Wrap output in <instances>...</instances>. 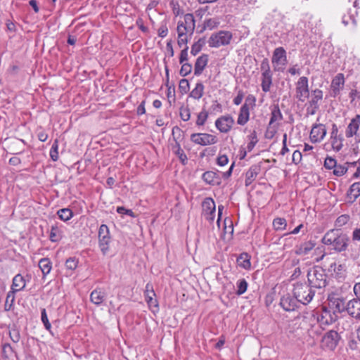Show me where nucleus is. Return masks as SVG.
<instances>
[{
	"label": "nucleus",
	"instance_id": "1",
	"mask_svg": "<svg viewBox=\"0 0 360 360\" xmlns=\"http://www.w3.org/2000/svg\"><path fill=\"white\" fill-rule=\"evenodd\" d=\"M349 241L347 234L338 229L328 230L321 239V243L327 246L330 251L336 253L345 252L349 247Z\"/></svg>",
	"mask_w": 360,
	"mask_h": 360
},
{
	"label": "nucleus",
	"instance_id": "2",
	"mask_svg": "<svg viewBox=\"0 0 360 360\" xmlns=\"http://www.w3.org/2000/svg\"><path fill=\"white\" fill-rule=\"evenodd\" d=\"M195 27V20L192 13H186L182 20L177 23L176 32L178 34L177 44L181 47L188 44L191 39Z\"/></svg>",
	"mask_w": 360,
	"mask_h": 360
},
{
	"label": "nucleus",
	"instance_id": "3",
	"mask_svg": "<svg viewBox=\"0 0 360 360\" xmlns=\"http://www.w3.org/2000/svg\"><path fill=\"white\" fill-rule=\"evenodd\" d=\"M292 293L300 303L307 305L313 300L315 290L306 282H297L293 284Z\"/></svg>",
	"mask_w": 360,
	"mask_h": 360
},
{
	"label": "nucleus",
	"instance_id": "4",
	"mask_svg": "<svg viewBox=\"0 0 360 360\" xmlns=\"http://www.w3.org/2000/svg\"><path fill=\"white\" fill-rule=\"evenodd\" d=\"M327 275L323 269L315 267L307 274L309 284L314 289H321L327 284Z\"/></svg>",
	"mask_w": 360,
	"mask_h": 360
},
{
	"label": "nucleus",
	"instance_id": "5",
	"mask_svg": "<svg viewBox=\"0 0 360 360\" xmlns=\"http://www.w3.org/2000/svg\"><path fill=\"white\" fill-rule=\"evenodd\" d=\"M233 38V34L229 31L221 30L213 33L208 39V44L212 48H219L221 46L229 45Z\"/></svg>",
	"mask_w": 360,
	"mask_h": 360
},
{
	"label": "nucleus",
	"instance_id": "6",
	"mask_svg": "<svg viewBox=\"0 0 360 360\" xmlns=\"http://www.w3.org/2000/svg\"><path fill=\"white\" fill-rule=\"evenodd\" d=\"M341 340L340 335L335 330L327 331L322 337L321 346L325 350L333 351Z\"/></svg>",
	"mask_w": 360,
	"mask_h": 360
},
{
	"label": "nucleus",
	"instance_id": "7",
	"mask_svg": "<svg viewBox=\"0 0 360 360\" xmlns=\"http://www.w3.org/2000/svg\"><path fill=\"white\" fill-rule=\"evenodd\" d=\"M271 62L274 66V70L276 72H283L286 65L287 53L283 47H277L274 49L271 58Z\"/></svg>",
	"mask_w": 360,
	"mask_h": 360
},
{
	"label": "nucleus",
	"instance_id": "8",
	"mask_svg": "<svg viewBox=\"0 0 360 360\" xmlns=\"http://www.w3.org/2000/svg\"><path fill=\"white\" fill-rule=\"evenodd\" d=\"M111 240L110 231L107 225L102 224L98 229V245L103 255L109 251V245Z\"/></svg>",
	"mask_w": 360,
	"mask_h": 360
},
{
	"label": "nucleus",
	"instance_id": "9",
	"mask_svg": "<svg viewBox=\"0 0 360 360\" xmlns=\"http://www.w3.org/2000/svg\"><path fill=\"white\" fill-rule=\"evenodd\" d=\"M260 70L262 74L261 80L262 90H269L272 84V73L267 58H264L261 62Z\"/></svg>",
	"mask_w": 360,
	"mask_h": 360
},
{
	"label": "nucleus",
	"instance_id": "10",
	"mask_svg": "<svg viewBox=\"0 0 360 360\" xmlns=\"http://www.w3.org/2000/svg\"><path fill=\"white\" fill-rule=\"evenodd\" d=\"M338 318V316L326 306L321 307V311L317 314L316 322L320 323L321 326H328L335 323Z\"/></svg>",
	"mask_w": 360,
	"mask_h": 360
},
{
	"label": "nucleus",
	"instance_id": "11",
	"mask_svg": "<svg viewBox=\"0 0 360 360\" xmlns=\"http://www.w3.org/2000/svg\"><path fill=\"white\" fill-rule=\"evenodd\" d=\"M327 300V308L333 311L338 316L339 314L346 310L345 300L342 297H338L335 294H331L328 295Z\"/></svg>",
	"mask_w": 360,
	"mask_h": 360
},
{
	"label": "nucleus",
	"instance_id": "12",
	"mask_svg": "<svg viewBox=\"0 0 360 360\" xmlns=\"http://www.w3.org/2000/svg\"><path fill=\"white\" fill-rule=\"evenodd\" d=\"M202 215L208 221L212 222L215 217L216 206L214 201L211 198H206L202 203Z\"/></svg>",
	"mask_w": 360,
	"mask_h": 360
},
{
	"label": "nucleus",
	"instance_id": "13",
	"mask_svg": "<svg viewBox=\"0 0 360 360\" xmlns=\"http://www.w3.org/2000/svg\"><path fill=\"white\" fill-rule=\"evenodd\" d=\"M191 140L195 144L207 146L214 144L217 141L215 136L207 133H196L191 136Z\"/></svg>",
	"mask_w": 360,
	"mask_h": 360
},
{
	"label": "nucleus",
	"instance_id": "14",
	"mask_svg": "<svg viewBox=\"0 0 360 360\" xmlns=\"http://www.w3.org/2000/svg\"><path fill=\"white\" fill-rule=\"evenodd\" d=\"M326 128L323 124H314L311 127L309 138L312 143L321 142L326 135Z\"/></svg>",
	"mask_w": 360,
	"mask_h": 360
},
{
	"label": "nucleus",
	"instance_id": "15",
	"mask_svg": "<svg viewBox=\"0 0 360 360\" xmlns=\"http://www.w3.org/2000/svg\"><path fill=\"white\" fill-rule=\"evenodd\" d=\"M299 301L295 297L287 293L280 300L281 307L286 311H292L298 308Z\"/></svg>",
	"mask_w": 360,
	"mask_h": 360
},
{
	"label": "nucleus",
	"instance_id": "16",
	"mask_svg": "<svg viewBox=\"0 0 360 360\" xmlns=\"http://www.w3.org/2000/svg\"><path fill=\"white\" fill-rule=\"evenodd\" d=\"M330 139L333 149L336 152L340 151L343 147L342 141L344 139L342 135L338 134V128L335 123L332 124Z\"/></svg>",
	"mask_w": 360,
	"mask_h": 360
},
{
	"label": "nucleus",
	"instance_id": "17",
	"mask_svg": "<svg viewBox=\"0 0 360 360\" xmlns=\"http://www.w3.org/2000/svg\"><path fill=\"white\" fill-rule=\"evenodd\" d=\"M234 122L231 116H221L215 122V126L222 133L228 132L232 127Z\"/></svg>",
	"mask_w": 360,
	"mask_h": 360
},
{
	"label": "nucleus",
	"instance_id": "18",
	"mask_svg": "<svg viewBox=\"0 0 360 360\" xmlns=\"http://www.w3.org/2000/svg\"><path fill=\"white\" fill-rule=\"evenodd\" d=\"M346 311L349 316L360 319V299H353L349 301L346 305Z\"/></svg>",
	"mask_w": 360,
	"mask_h": 360
},
{
	"label": "nucleus",
	"instance_id": "19",
	"mask_svg": "<svg viewBox=\"0 0 360 360\" xmlns=\"http://www.w3.org/2000/svg\"><path fill=\"white\" fill-rule=\"evenodd\" d=\"M202 179L209 185L219 186L221 182L220 174L214 171H207L202 174Z\"/></svg>",
	"mask_w": 360,
	"mask_h": 360
},
{
	"label": "nucleus",
	"instance_id": "20",
	"mask_svg": "<svg viewBox=\"0 0 360 360\" xmlns=\"http://www.w3.org/2000/svg\"><path fill=\"white\" fill-rule=\"evenodd\" d=\"M316 245L314 240L305 241L296 245L295 248V254L300 256H304L309 253Z\"/></svg>",
	"mask_w": 360,
	"mask_h": 360
},
{
	"label": "nucleus",
	"instance_id": "21",
	"mask_svg": "<svg viewBox=\"0 0 360 360\" xmlns=\"http://www.w3.org/2000/svg\"><path fill=\"white\" fill-rule=\"evenodd\" d=\"M360 196V181L352 184L347 192V202L353 204Z\"/></svg>",
	"mask_w": 360,
	"mask_h": 360
},
{
	"label": "nucleus",
	"instance_id": "22",
	"mask_svg": "<svg viewBox=\"0 0 360 360\" xmlns=\"http://www.w3.org/2000/svg\"><path fill=\"white\" fill-rule=\"evenodd\" d=\"M144 295L145 300L149 307H158L157 300L154 299V297H155V292L153 290V285L150 283L146 284L144 291Z\"/></svg>",
	"mask_w": 360,
	"mask_h": 360
},
{
	"label": "nucleus",
	"instance_id": "23",
	"mask_svg": "<svg viewBox=\"0 0 360 360\" xmlns=\"http://www.w3.org/2000/svg\"><path fill=\"white\" fill-rule=\"evenodd\" d=\"M208 55L207 54H202L199 56L195 61L194 65V75L196 76L200 75L208 63Z\"/></svg>",
	"mask_w": 360,
	"mask_h": 360
},
{
	"label": "nucleus",
	"instance_id": "24",
	"mask_svg": "<svg viewBox=\"0 0 360 360\" xmlns=\"http://www.w3.org/2000/svg\"><path fill=\"white\" fill-rule=\"evenodd\" d=\"M360 124V115H356L355 117L352 119L350 123L348 124L345 135L347 138H351L355 135L359 130Z\"/></svg>",
	"mask_w": 360,
	"mask_h": 360
},
{
	"label": "nucleus",
	"instance_id": "25",
	"mask_svg": "<svg viewBox=\"0 0 360 360\" xmlns=\"http://www.w3.org/2000/svg\"><path fill=\"white\" fill-rule=\"evenodd\" d=\"M261 171L259 165H252L245 174V184L246 186H250L257 178L258 174Z\"/></svg>",
	"mask_w": 360,
	"mask_h": 360
},
{
	"label": "nucleus",
	"instance_id": "26",
	"mask_svg": "<svg viewBox=\"0 0 360 360\" xmlns=\"http://www.w3.org/2000/svg\"><path fill=\"white\" fill-rule=\"evenodd\" d=\"M105 293L101 288H96L94 290L90 295V300L94 304L99 306L104 301Z\"/></svg>",
	"mask_w": 360,
	"mask_h": 360
},
{
	"label": "nucleus",
	"instance_id": "27",
	"mask_svg": "<svg viewBox=\"0 0 360 360\" xmlns=\"http://www.w3.org/2000/svg\"><path fill=\"white\" fill-rule=\"evenodd\" d=\"M250 109L247 103H244L240 110V113L237 120V123L240 125L245 124L249 120Z\"/></svg>",
	"mask_w": 360,
	"mask_h": 360
},
{
	"label": "nucleus",
	"instance_id": "28",
	"mask_svg": "<svg viewBox=\"0 0 360 360\" xmlns=\"http://www.w3.org/2000/svg\"><path fill=\"white\" fill-rule=\"evenodd\" d=\"M26 285V281L25 278L20 274L15 275L13 278L11 289L16 292L22 290Z\"/></svg>",
	"mask_w": 360,
	"mask_h": 360
},
{
	"label": "nucleus",
	"instance_id": "29",
	"mask_svg": "<svg viewBox=\"0 0 360 360\" xmlns=\"http://www.w3.org/2000/svg\"><path fill=\"white\" fill-rule=\"evenodd\" d=\"M236 262L240 267L245 270H248L251 267L250 256L246 252L241 253L237 257Z\"/></svg>",
	"mask_w": 360,
	"mask_h": 360
},
{
	"label": "nucleus",
	"instance_id": "30",
	"mask_svg": "<svg viewBox=\"0 0 360 360\" xmlns=\"http://www.w3.org/2000/svg\"><path fill=\"white\" fill-rule=\"evenodd\" d=\"M26 144L23 139H14L11 140L10 146H8L12 154H20L24 151V148L19 147L20 143Z\"/></svg>",
	"mask_w": 360,
	"mask_h": 360
},
{
	"label": "nucleus",
	"instance_id": "31",
	"mask_svg": "<svg viewBox=\"0 0 360 360\" xmlns=\"http://www.w3.org/2000/svg\"><path fill=\"white\" fill-rule=\"evenodd\" d=\"M39 267L41 269L43 277L48 275L52 269V262L47 257L42 258L39 262Z\"/></svg>",
	"mask_w": 360,
	"mask_h": 360
},
{
	"label": "nucleus",
	"instance_id": "32",
	"mask_svg": "<svg viewBox=\"0 0 360 360\" xmlns=\"http://www.w3.org/2000/svg\"><path fill=\"white\" fill-rule=\"evenodd\" d=\"M345 84V77L342 73H338L333 79L331 82L332 90H340L343 89Z\"/></svg>",
	"mask_w": 360,
	"mask_h": 360
},
{
	"label": "nucleus",
	"instance_id": "33",
	"mask_svg": "<svg viewBox=\"0 0 360 360\" xmlns=\"http://www.w3.org/2000/svg\"><path fill=\"white\" fill-rule=\"evenodd\" d=\"M15 352L10 344L6 343L2 345L1 356L4 359L8 360L11 359Z\"/></svg>",
	"mask_w": 360,
	"mask_h": 360
},
{
	"label": "nucleus",
	"instance_id": "34",
	"mask_svg": "<svg viewBox=\"0 0 360 360\" xmlns=\"http://www.w3.org/2000/svg\"><path fill=\"white\" fill-rule=\"evenodd\" d=\"M59 219L63 221L70 220L73 217L72 211L69 208H63L57 212Z\"/></svg>",
	"mask_w": 360,
	"mask_h": 360
},
{
	"label": "nucleus",
	"instance_id": "35",
	"mask_svg": "<svg viewBox=\"0 0 360 360\" xmlns=\"http://www.w3.org/2000/svg\"><path fill=\"white\" fill-rule=\"evenodd\" d=\"M62 238L61 231L56 226H52L50 233L49 239L51 242H58Z\"/></svg>",
	"mask_w": 360,
	"mask_h": 360
},
{
	"label": "nucleus",
	"instance_id": "36",
	"mask_svg": "<svg viewBox=\"0 0 360 360\" xmlns=\"http://www.w3.org/2000/svg\"><path fill=\"white\" fill-rule=\"evenodd\" d=\"M283 119L282 113L278 105H275L271 113L269 124H274L275 122L280 121Z\"/></svg>",
	"mask_w": 360,
	"mask_h": 360
},
{
	"label": "nucleus",
	"instance_id": "37",
	"mask_svg": "<svg viewBox=\"0 0 360 360\" xmlns=\"http://www.w3.org/2000/svg\"><path fill=\"white\" fill-rule=\"evenodd\" d=\"M205 44V41L203 38L199 39L197 41H195L191 46V53L193 56H196L197 54H198L200 52V51L202 50Z\"/></svg>",
	"mask_w": 360,
	"mask_h": 360
},
{
	"label": "nucleus",
	"instance_id": "38",
	"mask_svg": "<svg viewBox=\"0 0 360 360\" xmlns=\"http://www.w3.org/2000/svg\"><path fill=\"white\" fill-rule=\"evenodd\" d=\"M273 226L276 231H283L287 226V221L285 218L277 217L273 221Z\"/></svg>",
	"mask_w": 360,
	"mask_h": 360
},
{
	"label": "nucleus",
	"instance_id": "39",
	"mask_svg": "<svg viewBox=\"0 0 360 360\" xmlns=\"http://www.w3.org/2000/svg\"><path fill=\"white\" fill-rule=\"evenodd\" d=\"M342 22L345 25H352L353 27L356 25V20L354 15L349 11L347 14L342 16Z\"/></svg>",
	"mask_w": 360,
	"mask_h": 360
},
{
	"label": "nucleus",
	"instance_id": "40",
	"mask_svg": "<svg viewBox=\"0 0 360 360\" xmlns=\"http://www.w3.org/2000/svg\"><path fill=\"white\" fill-rule=\"evenodd\" d=\"M237 290L236 295H241L244 294L248 286V283L245 278L239 279L236 283Z\"/></svg>",
	"mask_w": 360,
	"mask_h": 360
},
{
	"label": "nucleus",
	"instance_id": "41",
	"mask_svg": "<svg viewBox=\"0 0 360 360\" xmlns=\"http://www.w3.org/2000/svg\"><path fill=\"white\" fill-rule=\"evenodd\" d=\"M349 219L350 217L348 214H345L339 216L335 221V229H340L341 227H342L343 226L348 223Z\"/></svg>",
	"mask_w": 360,
	"mask_h": 360
},
{
	"label": "nucleus",
	"instance_id": "42",
	"mask_svg": "<svg viewBox=\"0 0 360 360\" xmlns=\"http://www.w3.org/2000/svg\"><path fill=\"white\" fill-rule=\"evenodd\" d=\"M325 326H321L318 322L316 324L311 325L310 328L308 329L309 335L311 337L314 335H319L321 331L324 330Z\"/></svg>",
	"mask_w": 360,
	"mask_h": 360
},
{
	"label": "nucleus",
	"instance_id": "43",
	"mask_svg": "<svg viewBox=\"0 0 360 360\" xmlns=\"http://www.w3.org/2000/svg\"><path fill=\"white\" fill-rule=\"evenodd\" d=\"M248 139L250 142L247 145V149L249 152L252 151L257 143L258 142V139L257 136V132L253 131L249 136Z\"/></svg>",
	"mask_w": 360,
	"mask_h": 360
},
{
	"label": "nucleus",
	"instance_id": "44",
	"mask_svg": "<svg viewBox=\"0 0 360 360\" xmlns=\"http://www.w3.org/2000/svg\"><path fill=\"white\" fill-rule=\"evenodd\" d=\"M50 157L53 161L58 160V141L56 139L50 149Z\"/></svg>",
	"mask_w": 360,
	"mask_h": 360
},
{
	"label": "nucleus",
	"instance_id": "45",
	"mask_svg": "<svg viewBox=\"0 0 360 360\" xmlns=\"http://www.w3.org/2000/svg\"><path fill=\"white\" fill-rule=\"evenodd\" d=\"M208 117V112L207 110L203 109L201 112H200L197 115L196 125L197 126H203L207 121Z\"/></svg>",
	"mask_w": 360,
	"mask_h": 360
},
{
	"label": "nucleus",
	"instance_id": "46",
	"mask_svg": "<svg viewBox=\"0 0 360 360\" xmlns=\"http://www.w3.org/2000/svg\"><path fill=\"white\" fill-rule=\"evenodd\" d=\"M179 115L182 120L188 121L191 118V111L188 107L182 105L179 109Z\"/></svg>",
	"mask_w": 360,
	"mask_h": 360
},
{
	"label": "nucleus",
	"instance_id": "47",
	"mask_svg": "<svg viewBox=\"0 0 360 360\" xmlns=\"http://www.w3.org/2000/svg\"><path fill=\"white\" fill-rule=\"evenodd\" d=\"M176 141V145L174 147L176 148V153L178 155L179 159L181 160V162L185 165L186 162L187 161V157L186 155L184 153V150L181 148L180 144L176 141V139H174Z\"/></svg>",
	"mask_w": 360,
	"mask_h": 360
},
{
	"label": "nucleus",
	"instance_id": "48",
	"mask_svg": "<svg viewBox=\"0 0 360 360\" xmlns=\"http://www.w3.org/2000/svg\"><path fill=\"white\" fill-rule=\"evenodd\" d=\"M78 266V259L75 257H70L65 262V267L67 269L73 271Z\"/></svg>",
	"mask_w": 360,
	"mask_h": 360
},
{
	"label": "nucleus",
	"instance_id": "49",
	"mask_svg": "<svg viewBox=\"0 0 360 360\" xmlns=\"http://www.w3.org/2000/svg\"><path fill=\"white\" fill-rule=\"evenodd\" d=\"M347 167L345 165H335L333 169V174L337 176H342L347 172Z\"/></svg>",
	"mask_w": 360,
	"mask_h": 360
},
{
	"label": "nucleus",
	"instance_id": "50",
	"mask_svg": "<svg viewBox=\"0 0 360 360\" xmlns=\"http://www.w3.org/2000/svg\"><path fill=\"white\" fill-rule=\"evenodd\" d=\"M41 319L42 323L44 325L45 328L47 330L50 331L51 328V323H50V322L49 321V319H48V316H47L46 311L45 309H41Z\"/></svg>",
	"mask_w": 360,
	"mask_h": 360
},
{
	"label": "nucleus",
	"instance_id": "51",
	"mask_svg": "<svg viewBox=\"0 0 360 360\" xmlns=\"http://www.w3.org/2000/svg\"><path fill=\"white\" fill-rule=\"evenodd\" d=\"M296 90H308V79L306 77L299 79Z\"/></svg>",
	"mask_w": 360,
	"mask_h": 360
},
{
	"label": "nucleus",
	"instance_id": "52",
	"mask_svg": "<svg viewBox=\"0 0 360 360\" xmlns=\"http://www.w3.org/2000/svg\"><path fill=\"white\" fill-rule=\"evenodd\" d=\"M9 337L13 342H18L20 339L19 330L16 328H12L9 330Z\"/></svg>",
	"mask_w": 360,
	"mask_h": 360
},
{
	"label": "nucleus",
	"instance_id": "53",
	"mask_svg": "<svg viewBox=\"0 0 360 360\" xmlns=\"http://www.w3.org/2000/svg\"><path fill=\"white\" fill-rule=\"evenodd\" d=\"M181 64L182 65L180 70V74L181 75L186 76L187 75L191 72L193 68L191 63L185 62Z\"/></svg>",
	"mask_w": 360,
	"mask_h": 360
},
{
	"label": "nucleus",
	"instance_id": "54",
	"mask_svg": "<svg viewBox=\"0 0 360 360\" xmlns=\"http://www.w3.org/2000/svg\"><path fill=\"white\" fill-rule=\"evenodd\" d=\"M336 165H337V161L335 158H333L331 157H327L325 159L324 167L327 169H334V167H335Z\"/></svg>",
	"mask_w": 360,
	"mask_h": 360
},
{
	"label": "nucleus",
	"instance_id": "55",
	"mask_svg": "<svg viewBox=\"0 0 360 360\" xmlns=\"http://www.w3.org/2000/svg\"><path fill=\"white\" fill-rule=\"evenodd\" d=\"M229 162V158L227 157L226 155H224V154H221V153H219L217 158V164L220 166V167H223V166H225L228 164Z\"/></svg>",
	"mask_w": 360,
	"mask_h": 360
},
{
	"label": "nucleus",
	"instance_id": "56",
	"mask_svg": "<svg viewBox=\"0 0 360 360\" xmlns=\"http://www.w3.org/2000/svg\"><path fill=\"white\" fill-rule=\"evenodd\" d=\"M158 36L161 38H165L168 34V28L165 22H162L161 25L158 30Z\"/></svg>",
	"mask_w": 360,
	"mask_h": 360
},
{
	"label": "nucleus",
	"instance_id": "57",
	"mask_svg": "<svg viewBox=\"0 0 360 360\" xmlns=\"http://www.w3.org/2000/svg\"><path fill=\"white\" fill-rule=\"evenodd\" d=\"M184 46H185V47L184 48L183 50H181V53H180V57H179V63H185L188 60V46H187V44H186Z\"/></svg>",
	"mask_w": 360,
	"mask_h": 360
},
{
	"label": "nucleus",
	"instance_id": "58",
	"mask_svg": "<svg viewBox=\"0 0 360 360\" xmlns=\"http://www.w3.org/2000/svg\"><path fill=\"white\" fill-rule=\"evenodd\" d=\"M314 92L315 94H314V97L311 98V100L310 101L311 106L318 105H317L318 101L321 100L322 97H323L322 91H314Z\"/></svg>",
	"mask_w": 360,
	"mask_h": 360
},
{
	"label": "nucleus",
	"instance_id": "59",
	"mask_svg": "<svg viewBox=\"0 0 360 360\" xmlns=\"http://www.w3.org/2000/svg\"><path fill=\"white\" fill-rule=\"evenodd\" d=\"M224 232H229L230 233L233 232V223L230 219L226 218L224 220Z\"/></svg>",
	"mask_w": 360,
	"mask_h": 360
},
{
	"label": "nucleus",
	"instance_id": "60",
	"mask_svg": "<svg viewBox=\"0 0 360 360\" xmlns=\"http://www.w3.org/2000/svg\"><path fill=\"white\" fill-rule=\"evenodd\" d=\"M352 240L354 243L360 242V228H355L352 232Z\"/></svg>",
	"mask_w": 360,
	"mask_h": 360
},
{
	"label": "nucleus",
	"instance_id": "61",
	"mask_svg": "<svg viewBox=\"0 0 360 360\" xmlns=\"http://www.w3.org/2000/svg\"><path fill=\"white\" fill-rule=\"evenodd\" d=\"M117 213L121 214H126L130 217H134V212H132L131 210L126 209L124 207H117Z\"/></svg>",
	"mask_w": 360,
	"mask_h": 360
},
{
	"label": "nucleus",
	"instance_id": "62",
	"mask_svg": "<svg viewBox=\"0 0 360 360\" xmlns=\"http://www.w3.org/2000/svg\"><path fill=\"white\" fill-rule=\"evenodd\" d=\"M302 155L300 150H295L292 154L293 163H295L296 165L300 163V161L302 160Z\"/></svg>",
	"mask_w": 360,
	"mask_h": 360
},
{
	"label": "nucleus",
	"instance_id": "63",
	"mask_svg": "<svg viewBox=\"0 0 360 360\" xmlns=\"http://www.w3.org/2000/svg\"><path fill=\"white\" fill-rule=\"evenodd\" d=\"M235 166V162H233L231 167H229V170L226 171V172H218L220 175H221V176L226 179L228 178H229L232 174V172H233V167Z\"/></svg>",
	"mask_w": 360,
	"mask_h": 360
},
{
	"label": "nucleus",
	"instance_id": "64",
	"mask_svg": "<svg viewBox=\"0 0 360 360\" xmlns=\"http://www.w3.org/2000/svg\"><path fill=\"white\" fill-rule=\"evenodd\" d=\"M216 21L212 18L207 19L204 22L205 28L213 29L216 26Z\"/></svg>",
	"mask_w": 360,
	"mask_h": 360
}]
</instances>
